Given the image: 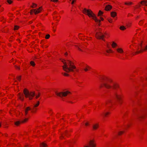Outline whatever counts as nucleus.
I'll use <instances>...</instances> for the list:
<instances>
[{"instance_id": "obj_53", "label": "nucleus", "mask_w": 147, "mask_h": 147, "mask_svg": "<svg viewBox=\"0 0 147 147\" xmlns=\"http://www.w3.org/2000/svg\"><path fill=\"white\" fill-rule=\"evenodd\" d=\"M102 87V85H101V86H100V87Z\"/></svg>"}, {"instance_id": "obj_8", "label": "nucleus", "mask_w": 147, "mask_h": 147, "mask_svg": "<svg viewBox=\"0 0 147 147\" xmlns=\"http://www.w3.org/2000/svg\"><path fill=\"white\" fill-rule=\"evenodd\" d=\"M113 95L114 96L117 98V100H119V102L120 104L121 103V102L120 101L121 99V95L120 94H118L117 92L115 90L113 92Z\"/></svg>"}, {"instance_id": "obj_54", "label": "nucleus", "mask_w": 147, "mask_h": 147, "mask_svg": "<svg viewBox=\"0 0 147 147\" xmlns=\"http://www.w3.org/2000/svg\"><path fill=\"white\" fill-rule=\"evenodd\" d=\"M139 7H140V5H139Z\"/></svg>"}, {"instance_id": "obj_24", "label": "nucleus", "mask_w": 147, "mask_h": 147, "mask_svg": "<svg viewBox=\"0 0 147 147\" xmlns=\"http://www.w3.org/2000/svg\"><path fill=\"white\" fill-rule=\"evenodd\" d=\"M120 29L121 30H124L126 29V28L123 26L120 27Z\"/></svg>"}, {"instance_id": "obj_21", "label": "nucleus", "mask_w": 147, "mask_h": 147, "mask_svg": "<svg viewBox=\"0 0 147 147\" xmlns=\"http://www.w3.org/2000/svg\"><path fill=\"white\" fill-rule=\"evenodd\" d=\"M132 4V2H125V4L127 5H130Z\"/></svg>"}, {"instance_id": "obj_5", "label": "nucleus", "mask_w": 147, "mask_h": 147, "mask_svg": "<svg viewBox=\"0 0 147 147\" xmlns=\"http://www.w3.org/2000/svg\"><path fill=\"white\" fill-rule=\"evenodd\" d=\"M55 93L57 96L60 97H62L63 96L65 97L68 94L70 93V92L69 91H67L60 92L59 93L56 92Z\"/></svg>"}, {"instance_id": "obj_40", "label": "nucleus", "mask_w": 147, "mask_h": 147, "mask_svg": "<svg viewBox=\"0 0 147 147\" xmlns=\"http://www.w3.org/2000/svg\"><path fill=\"white\" fill-rule=\"evenodd\" d=\"M61 136L60 137V138H64V137L63 136V134L61 133Z\"/></svg>"}, {"instance_id": "obj_17", "label": "nucleus", "mask_w": 147, "mask_h": 147, "mask_svg": "<svg viewBox=\"0 0 147 147\" xmlns=\"http://www.w3.org/2000/svg\"><path fill=\"white\" fill-rule=\"evenodd\" d=\"M40 147H47V145L45 143L42 142L40 143Z\"/></svg>"}, {"instance_id": "obj_32", "label": "nucleus", "mask_w": 147, "mask_h": 147, "mask_svg": "<svg viewBox=\"0 0 147 147\" xmlns=\"http://www.w3.org/2000/svg\"><path fill=\"white\" fill-rule=\"evenodd\" d=\"M109 112H107L106 113H103V114L105 116H106L108 114H109Z\"/></svg>"}, {"instance_id": "obj_33", "label": "nucleus", "mask_w": 147, "mask_h": 147, "mask_svg": "<svg viewBox=\"0 0 147 147\" xmlns=\"http://www.w3.org/2000/svg\"><path fill=\"white\" fill-rule=\"evenodd\" d=\"M40 93H38V95H36V98H37L40 95Z\"/></svg>"}, {"instance_id": "obj_39", "label": "nucleus", "mask_w": 147, "mask_h": 147, "mask_svg": "<svg viewBox=\"0 0 147 147\" xmlns=\"http://www.w3.org/2000/svg\"><path fill=\"white\" fill-rule=\"evenodd\" d=\"M143 118V117L142 116H138V119H140L141 118Z\"/></svg>"}, {"instance_id": "obj_14", "label": "nucleus", "mask_w": 147, "mask_h": 147, "mask_svg": "<svg viewBox=\"0 0 147 147\" xmlns=\"http://www.w3.org/2000/svg\"><path fill=\"white\" fill-rule=\"evenodd\" d=\"M112 8V6L108 5H107L105 8V10L106 11H109Z\"/></svg>"}, {"instance_id": "obj_48", "label": "nucleus", "mask_w": 147, "mask_h": 147, "mask_svg": "<svg viewBox=\"0 0 147 147\" xmlns=\"http://www.w3.org/2000/svg\"><path fill=\"white\" fill-rule=\"evenodd\" d=\"M100 18L101 19V20H103V18H101V17H100Z\"/></svg>"}, {"instance_id": "obj_1", "label": "nucleus", "mask_w": 147, "mask_h": 147, "mask_svg": "<svg viewBox=\"0 0 147 147\" xmlns=\"http://www.w3.org/2000/svg\"><path fill=\"white\" fill-rule=\"evenodd\" d=\"M62 61L64 64V65L62 66L63 69L66 72H74V69H75L77 71H78V70L76 69V66L73 65V63L70 61L67 60L68 65H67L66 63L64 61Z\"/></svg>"}, {"instance_id": "obj_34", "label": "nucleus", "mask_w": 147, "mask_h": 147, "mask_svg": "<svg viewBox=\"0 0 147 147\" xmlns=\"http://www.w3.org/2000/svg\"><path fill=\"white\" fill-rule=\"evenodd\" d=\"M106 52L108 53H109L110 52H112L113 51L111 49H109V50H107Z\"/></svg>"}, {"instance_id": "obj_26", "label": "nucleus", "mask_w": 147, "mask_h": 147, "mask_svg": "<svg viewBox=\"0 0 147 147\" xmlns=\"http://www.w3.org/2000/svg\"><path fill=\"white\" fill-rule=\"evenodd\" d=\"M39 104V101H38L37 102V103L33 107V109H34V107H37Z\"/></svg>"}, {"instance_id": "obj_36", "label": "nucleus", "mask_w": 147, "mask_h": 147, "mask_svg": "<svg viewBox=\"0 0 147 147\" xmlns=\"http://www.w3.org/2000/svg\"><path fill=\"white\" fill-rule=\"evenodd\" d=\"M124 132L123 131H120V132H119L118 133V135H121V134L123 133Z\"/></svg>"}, {"instance_id": "obj_25", "label": "nucleus", "mask_w": 147, "mask_h": 147, "mask_svg": "<svg viewBox=\"0 0 147 147\" xmlns=\"http://www.w3.org/2000/svg\"><path fill=\"white\" fill-rule=\"evenodd\" d=\"M32 4L33 5L31 6V7L33 8L36 7L37 6V5L36 4L34 3H33Z\"/></svg>"}, {"instance_id": "obj_49", "label": "nucleus", "mask_w": 147, "mask_h": 147, "mask_svg": "<svg viewBox=\"0 0 147 147\" xmlns=\"http://www.w3.org/2000/svg\"><path fill=\"white\" fill-rule=\"evenodd\" d=\"M107 47L108 48H109V45L108 44H107Z\"/></svg>"}, {"instance_id": "obj_45", "label": "nucleus", "mask_w": 147, "mask_h": 147, "mask_svg": "<svg viewBox=\"0 0 147 147\" xmlns=\"http://www.w3.org/2000/svg\"><path fill=\"white\" fill-rule=\"evenodd\" d=\"M143 23V22L142 21H140V22H139V24L140 25H141Z\"/></svg>"}, {"instance_id": "obj_37", "label": "nucleus", "mask_w": 147, "mask_h": 147, "mask_svg": "<svg viewBox=\"0 0 147 147\" xmlns=\"http://www.w3.org/2000/svg\"><path fill=\"white\" fill-rule=\"evenodd\" d=\"M85 124L86 126H87L89 125V123L88 122H87Z\"/></svg>"}, {"instance_id": "obj_19", "label": "nucleus", "mask_w": 147, "mask_h": 147, "mask_svg": "<svg viewBox=\"0 0 147 147\" xmlns=\"http://www.w3.org/2000/svg\"><path fill=\"white\" fill-rule=\"evenodd\" d=\"M147 1H141L140 3L141 4L143 5L144 4L145 5L147 6Z\"/></svg>"}, {"instance_id": "obj_51", "label": "nucleus", "mask_w": 147, "mask_h": 147, "mask_svg": "<svg viewBox=\"0 0 147 147\" xmlns=\"http://www.w3.org/2000/svg\"><path fill=\"white\" fill-rule=\"evenodd\" d=\"M67 131H66L65 132V135H66L67 134Z\"/></svg>"}, {"instance_id": "obj_52", "label": "nucleus", "mask_w": 147, "mask_h": 147, "mask_svg": "<svg viewBox=\"0 0 147 147\" xmlns=\"http://www.w3.org/2000/svg\"><path fill=\"white\" fill-rule=\"evenodd\" d=\"M65 55H67V53H65Z\"/></svg>"}, {"instance_id": "obj_41", "label": "nucleus", "mask_w": 147, "mask_h": 147, "mask_svg": "<svg viewBox=\"0 0 147 147\" xmlns=\"http://www.w3.org/2000/svg\"><path fill=\"white\" fill-rule=\"evenodd\" d=\"M15 67L17 69H20V68L19 67L17 66L16 65H15Z\"/></svg>"}, {"instance_id": "obj_30", "label": "nucleus", "mask_w": 147, "mask_h": 147, "mask_svg": "<svg viewBox=\"0 0 147 147\" xmlns=\"http://www.w3.org/2000/svg\"><path fill=\"white\" fill-rule=\"evenodd\" d=\"M62 74L65 76H69V75L68 74L65 73H62Z\"/></svg>"}, {"instance_id": "obj_55", "label": "nucleus", "mask_w": 147, "mask_h": 147, "mask_svg": "<svg viewBox=\"0 0 147 147\" xmlns=\"http://www.w3.org/2000/svg\"><path fill=\"white\" fill-rule=\"evenodd\" d=\"M1 10H0L1 11Z\"/></svg>"}, {"instance_id": "obj_43", "label": "nucleus", "mask_w": 147, "mask_h": 147, "mask_svg": "<svg viewBox=\"0 0 147 147\" xmlns=\"http://www.w3.org/2000/svg\"><path fill=\"white\" fill-rule=\"evenodd\" d=\"M108 21L110 23H111L112 22V20L111 19H109L108 20Z\"/></svg>"}, {"instance_id": "obj_10", "label": "nucleus", "mask_w": 147, "mask_h": 147, "mask_svg": "<svg viewBox=\"0 0 147 147\" xmlns=\"http://www.w3.org/2000/svg\"><path fill=\"white\" fill-rule=\"evenodd\" d=\"M139 49V47H138L137 49V51L135 52V54L140 53L144 51L147 50V45L145 46L144 49H141V50L138 51Z\"/></svg>"}, {"instance_id": "obj_29", "label": "nucleus", "mask_w": 147, "mask_h": 147, "mask_svg": "<svg viewBox=\"0 0 147 147\" xmlns=\"http://www.w3.org/2000/svg\"><path fill=\"white\" fill-rule=\"evenodd\" d=\"M50 35L49 34H48L46 35L45 36V38L47 39H48L50 37Z\"/></svg>"}, {"instance_id": "obj_47", "label": "nucleus", "mask_w": 147, "mask_h": 147, "mask_svg": "<svg viewBox=\"0 0 147 147\" xmlns=\"http://www.w3.org/2000/svg\"><path fill=\"white\" fill-rule=\"evenodd\" d=\"M142 42L140 45L141 48H142Z\"/></svg>"}, {"instance_id": "obj_35", "label": "nucleus", "mask_w": 147, "mask_h": 147, "mask_svg": "<svg viewBox=\"0 0 147 147\" xmlns=\"http://www.w3.org/2000/svg\"><path fill=\"white\" fill-rule=\"evenodd\" d=\"M17 78L18 80L19 81H20L21 80V76H20L19 77H17Z\"/></svg>"}, {"instance_id": "obj_9", "label": "nucleus", "mask_w": 147, "mask_h": 147, "mask_svg": "<svg viewBox=\"0 0 147 147\" xmlns=\"http://www.w3.org/2000/svg\"><path fill=\"white\" fill-rule=\"evenodd\" d=\"M96 144L94 142L93 140H90L88 143V145L84 146V147H95Z\"/></svg>"}, {"instance_id": "obj_12", "label": "nucleus", "mask_w": 147, "mask_h": 147, "mask_svg": "<svg viewBox=\"0 0 147 147\" xmlns=\"http://www.w3.org/2000/svg\"><path fill=\"white\" fill-rule=\"evenodd\" d=\"M28 120V119L26 118L25 119H24L23 120L20 121H17L15 122V124L16 125H18L21 122L23 123H24L26 121Z\"/></svg>"}, {"instance_id": "obj_22", "label": "nucleus", "mask_w": 147, "mask_h": 147, "mask_svg": "<svg viewBox=\"0 0 147 147\" xmlns=\"http://www.w3.org/2000/svg\"><path fill=\"white\" fill-rule=\"evenodd\" d=\"M117 45V44L114 42H113L112 44V46L113 48L115 47Z\"/></svg>"}, {"instance_id": "obj_11", "label": "nucleus", "mask_w": 147, "mask_h": 147, "mask_svg": "<svg viewBox=\"0 0 147 147\" xmlns=\"http://www.w3.org/2000/svg\"><path fill=\"white\" fill-rule=\"evenodd\" d=\"M18 96L19 98L21 101H23L24 100V95L23 94H21L20 93H19L18 94Z\"/></svg>"}, {"instance_id": "obj_23", "label": "nucleus", "mask_w": 147, "mask_h": 147, "mask_svg": "<svg viewBox=\"0 0 147 147\" xmlns=\"http://www.w3.org/2000/svg\"><path fill=\"white\" fill-rule=\"evenodd\" d=\"M103 13V12H102L100 10L99 11V12L98 14V16H100Z\"/></svg>"}, {"instance_id": "obj_7", "label": "nucleus", "mask_w": 147, "mask_h": 147, "mask_svg": "<svg viewBox=\"0 0 147 147\" xmlns=\"http://www.w3.org/2000/svg\"><path fill=\"white\" fill-rule=\"evenodd\" d=\"M42 7H40L38 9H33L30 10V13L31 14H32L33 12H34L35 14H36L39 13H40L41 11Z\"/></svg>"}, {"instance_id": "obj_13", "label": "nucleus", "mask_w": 147, "mask_h": 147, "mask_svg": "<svg viewBox=\"0 0 147 147\" xmlns=\"http://www.w3.org/2000/svg\"><path fill=\"white\" fill-rule=\"evenodd\" d=\"M114 104L111 99H109L105 102L106 105H111Z\"/></svg>"}, {"instance_id": "obj_50", "label": "nucleus", "mask_w": 147, "mask_h": 147, "mask_svg": "<svg viewBox=\"0 0 147 147\" xmlns=\"http://www.w3.org/2000/svg\"><path fill=\"white\" fill-rule=\"evenodd\" d=\"M78 49L80 51H82V50L79 47H78Z\"/></svg>"}, {"instance_id": "obj_44", "label": "nucleus", "mask_w": 147, "mask_h": 147, "mask_svg": "<svg viewBox=\"0 0 147 147\" xmlns=\"http://www.w3.org/2000/svg\"><path fill=\"white\" fill-rule=\"evenodd\" d=\"M76 1V0H73L72 2H71V4H73L74 3V2Z\"/></svg>"}, {"instance_id": "obj_38", "label": "nucleus", "mask_w": 147, "mask_h": 147, "mask_svg": "<svg viewBox=\"0 0 147 147\" xmlns=\"http://www.w3.org/2000/svg\"><path fill=\"white\" fill-rule=\"evenodd\" d=\"M84 70L85 71H87L88 70V68L87 67H86L84 69Z\"/></svg>"}, {"instance_id": "obj_20", "label": "nucleus", "mask_w": 147, "mask_h": 147, "mask_svg": "<svg viewBox=\"0 0 147 147\" xmlns=\"http://www.w3.org/2000/svg\"><path fill=\"white\" fill-rule=\"evenodd\" d=\"M117 51L119 53H122L123 52V50L121 48H119L117 49Z\"/></svg>"}, {"instance_id": "obj_56", "label": "nucleus", "mask_w": 147, "mask_h": 147, "mask_svg": "<svg viewBox=\"0 0 147 147\" xmlns=\"http://www.w3.org/2000/svg\"><path fill=\"white\" fill-rule=\"evenodd\" d=\"M54 31H55V30H54Z\"/></svg>"}, {"instance_id": "obj_18", "label": "nucleus", "mask_w": 147, "mask_h": 147, "mask_svg": "<svg viewBox=\"0 0 147 147\" xmlns=\"http://www.w3.org/2000/svg\"><path fill=\"white\" fill-rule=\"evenodd\" d=\"M111 16L113 18L115 17L117 15L116 13L114 11L111 12Z\"/></svg>"}, {"instance_id": "obj_31", "label": "nucleus", "mask_w": 147, "mask_h": 147, "mask_svg": "<svg viewBox=\"0 0 147 147\" xmlns=\"http://www.w3.org/2000/svg\"><path fill=\"white\" fill-rule=\"evenodd\" d=\"M7 2L9 4H11L12 2V1L11 0H7Z\"/></svg>"}, {"instance_id": "obj_16", "label": "nucleus", "mask_w": 147, "mask_h": 147, "mask_svg": "<svg viewBox=\"0 0 147 147\" xmlns=\"http://www.w3.org/2000/svg\"><path fill=\"white\" fill-rule=\"evenodd\" d=\"M31 109L29 107H27L25 110V115H26L28 113V111Z\"/></svg>"}, {"instance_id": "obj_4", "label": "nucleus", "mask_w": 147, "mask_h": 147, "mask_svg": "<svg viewBox=\"0 0 147 147\" xmlns=\"http://www.w3.org/2000/svg\"><path fill=\"white\" fill-rule=\"evenodd\" d=\"M24 95L26 98H28L29 99L31 100L32 99L33 97L35 95V93L34 92H30L26 89L25 88L23 90Z\"/></svg>"}, {"instance_id": "obj_3", "label": "nucleus", "mask_w": 147, "mask_h": 147, "mask_svg": "<svg viewBox=\"0 0 147 147\" xmlns=\"http://www.w3.org/2000/svg\"><path fill=\"white\" fill-rule=\"evenodd\" d=\"M83 12L84 14L88 15L89 17H92V18L96 22L100 24V20L97 19L95 14L93 13L91 10L87 9L86 8H84L83 10Z\"/></svg>"}, {"instance_id": "obj_2", "label": "nucleus", "mask_w": 147, "mask_h": 147, "mask_svg": "<svg viewBox=\"0 0 147 147\" xmlns=\"http://www.w3.org/2000/svg\"><path fill=\"white\" fill-rule=\"evenodd\" d=\"M102 79L103 85L106 88L109 89L112 88L113 89L116 90L117 88H119V85L117 84L113 83L112 85H111L112 81L110 79L107 78H102Z\"/></svg>"}, {"instance_id": "obj_28", "label": "nucleus", "mask_w": 147, "mask_h": 147, "mask_svg": "<svg viewBox=\"0 0 147 147\" xmlns=\"http://www.w3.org/2000/svg\"><path fill=\"white\" fill-rule=\"evenodd\" d=\"M19 28V27L18 26H14V30H17Z\"/></svg>"}, {"instance_id": "obj_6", "label": "nucleus", "mask_w": 147, "mask_h": 147, "mask_svg": "<svg viewBox=\"0 0 147 147\" xmlns=\"http://www.w3.org/2000/svg\"><path fill=\"white\" fill-rule=\"evenodd\" d=\"M99 32H97L96 34V37L98 39H102L104 41L105 40L104 39V36L103 33L99 30Z\"/></svg>"}, {"instance_id": "obj_27", "label": "nucleus", "mask_w": 147, "mask_h": 147, "mask_svg": "<svg viewBox=\"0 0 147 147\" xmlns=\"http://www.w3.org/2000/svg\"><path fill=\"white\" fill-rule=\"evenodd\" d=\"M30 64L32 66H34L35 65V63L33 61H31L30 62Z\"/></svg>"}, {"instance_id": "obj_42", "label": "nucleus", "mask_w": 147, "mask_h": 147, "mask_svg": "<svg viewBox=\"0 0 147 147\" xmlns=\"http://www.w3.org/2000/svg\"><path fill=\"white\" fill-rule=\"evenodd\" d=\"M51 1H52L54 2H57L58 1V0H51Z\"/></svg>"}, {"instance_id": "obj_15", "label": "nucleus", "mask_w": 147, "mask_h": 147, "mask_svg": "<svg viewBox=\"0 0 147 147\" xmlns=\"http://www.w3.org/2000/svg\"><path fill=\"white\" fill-rule=\"evenodd\" d=\"M99 127V124L98 123H96L93 125L92 127L94 130L97 129Z\"/></svg>"}, {"instance_id": "obj_46", "label": "nucleus", "mask_w": 147, "mask_h": 147, "mask_svg": "<svg viewBox=\"0 0 147 147\" xmlns=\"http://www.w3.org/2000/svg\"><path fill=\"white\" fill-rule=\"evenodd\" d=\"M87 67L88 68V69H90V67L89 66H87Z\"/></svg>"}]
</instances>
